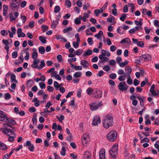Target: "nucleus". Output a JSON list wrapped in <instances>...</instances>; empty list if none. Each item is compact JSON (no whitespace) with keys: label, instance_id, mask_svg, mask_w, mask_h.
<instances>
[{"label":"nucleus","instance_id":"33","mask_svg":"<svg viewBox=\"0 0 159 159\" xmlns=\"http://www.w3.org/2000/svg\"><path fill=\"white\" fill-rule=\"evenodd\" d=\"M83 52V50L82 49H79L75 51L74 52V54L77 55L79 56Z\"/></svg>","mask_w":159,"mask_h":159},{"label":"nucleus","instance_id":"18","mask_svg":"<svg viewBox=\"0 0 159 159\" xmlns=\"http://www.w3.org/2000/svg\"><path fill=\"white\" fill-rule=\"evenodd\" d=\"M7 116V114L4 112H3L2 114L0 115V121L5 122Z\"/></svg>","mask_w":159,"mask_h":159},{"label":"nucleus","instance_id":"43","mask_svg":"<svg viewBox=\"0 0 159 159\" xmlns=\"http://www.w3.org/2000/svg\"><path fill=\"white\" fill-rule=\"evenodd\" d=\"M61 154L63 156H64L66 154V149L65 147L64 146H63L62 147Z\"/></svg>","mask_w":159,"mask_h":159},{"label":"nucleus","instance_id":"35","mask_svg":"<svg viewBox=\"0 0 159 159\" xmlns=\"http://www.w3.org/2000/svg\"><path fill=\"white\" fill-rule=\"evenodd\" d=\"M11 95L9 93H6L4 95V98L6 100H8L11 98Z\"/></svg>","mask_w":159,"mask_h":159},{"label":"nucleus","instance_id":"5","mask_svg":"<svg viewBox=\"0 0 159 159\" xmlns=\"http://www.w3.org/2000/svg\"><path fill=\"white\" fill-rule=\"evenodd\" d=\"M118 87L119 90L121 91H126L129 87L125 82L124 81L120 82Z\"/></svg>","mask_w":159,"mask_h":159},{"label":"nucleus","instance_id":"44","mask_svg":"<svg viewBox=\"0 0 159 159\" xmlns=\"http://www.w3.org/2000/svg\"><path fill=\"white\" fill-rule=\"evenodd\" d=\"M128 78L127 80V84H129L131 85L133 83V80L131 79L130 75V76H128Z\"/></svg>","mask_w":159,"mask_h":159},{"label":"nucleus","instance_id":"29","mask_svg":"<svg viewBox=\"0 0 159 159\" xmlns=\"http://www.w3.org/2000/svg\"><path fill=\"white\" fill-rule=\"evenodd\" d=\"M39 52L41 54H43L45 52V49L44 47L43 46L39 47L38 49Z\"/></svg>","mask_w":159,"mask_h":159},{"label":"nucleus","instance_id":"56","mask_svg":"<svg viewBox=\"0 0 159 159\" xmlns=\"http://www.w3.org/2000/svg\"><path fill=\"white\" fill-rule=\"evenodd\" d=\"M118 74L119 75H126V73H125L124 70L121 69H120L118 70Z\"/></svg>","mask_w":159,"mask_h":159},{"label":"nucleus","instance_id":"2","mask_svg":"<svg viewBox=\"0 0 159 159\" xmlns=\"http://www.w3.org/2000/svg\"><path fill=\"white\" fill-rule=\"evenodd\" d=\"M90 108L92 111H95L98 108H101L103 104L102 101L98 103L91 102L89 104Z\"/></svg>","mask_w":159,"mask_h":159},{"label":"nucleus","instance_id":"41","mask_svg":"<svg viewBox=\"0 0 159 159\" xmlns=\"http://www.w3.org/2000/svg\"><path fill=\"white\" fill-rule=\"evenodd\" d=\"M128 61L126 60L124 62H123L120 64L119 66L121 67H123L128 64Z\"/></svg>","mask_w":159,"mask_h":159},{"label":"nucleus","instance_id":"64","mask_svg":"<svg viewBox=\"0 0 159 159\" xmlns=\"http://www.w3.org/2000/svg\"><path fill=\"white\" fill-rule=\"evenodd\" d=\"M29 111L31 112H33L36 111V109L34 107H32L29 109Z\"/></svg>","mask_w":159,"mask_h":159},{"label":"nucleus","instance_id":"13","mask_svg":"<svg viewBox=\"0 0 159 159\" xmlns=\"http://www.w3.org/2000/svg\"><path fill=\"white\" fill-rule=\"evenodd\" d=\"M91 153L88 151H86L83 155V159H91Z\"/></svg>","mask_w":159,"mask_h":159},{"label":"nucleus","instance_id":"50","mask_svg":"<svg viewBox=\"0 0 159 159\" xmlns=\"http://www.w3.org/2000/svg\"><path fill=\"white\" fill-rule=\"evenodd\" d=\"M145 81H142L140 85L141 87H143L146 84L145 82H146L147 83L148 82V80L147 78H145Z\"/></svg>","mask_w":159,"mask_h":159},{"label":"nucleus","instance_id":"1","mask_svg":"<svg viewBox=\"0 0 159 159\" xmlns=\"http://www.w3.org/2000/svg\"><path fill=\"white\" fill-rule=\"evenodd\" d=\"M102 123L104 127L108 129L112 126L114 124L113 117L111 115L107 114L104 117Z\"/></svg>","mask_w":159,"mask_h":159},{"label":"nucleus","instance_id":"58","mask_svg":"<svg viewBox=\"0 0 159 159\" xmlns=\"http://www.w3.org/2000/svg\"><path fill=\"white\" fill-rule=\"evenodd\" d=\"M118 80L120 81H123L125 79V75H122L119 76L118 78Z\"/></svg>","mask_w":159,"mask_h":159},{"label":"nucleus","instance_id":"9","mask_svg":"<svg viewBox=\"0 0 159 159\" xmlns=\"http://www.w3.org/2000/svg\"><path fill=\"white\" fill-rule=\"evenodd\" d=\"M26 147H28V149L31 152H33L34 149V145L31 143V142L30 141H27L26 142L25 145Z\"/></svg>","mask_w":159,"mask_h":159},{"label":"nucleus","instance_id":"38","mask_svg":"<svg viewBox=\"0 0 159 159\" xmlns=\"http://www.w3.org/2000/svg\"><path fill=\"white\" fill-rule=\"evenodd\" d=\"M102 69L106 72H108L110 70L111 68L108 65H106L103 67Z\"/></svg>","mask_w":159,"mask_h":159},{"label":"nucleus","instance_id":"51","mask_svg":"<svg viewBox=\"0 0 159 159\" xmlns=\"http://www.w3.org/2000/svg\"><path fill=\"white\" fill-rule=\"evenodd\" d=\"M72 28L71 27H68L63 30V31L64 33L68 32L69 31L71 30Z\"/></svg>","mask_w":159,"mask_h":159},{"label":"nucleus","instance_id":"25","mask_svg":"<svg viewBox=\"0 0 159 159\" xmlns=\"http://www.w3.org/2000/svg\"><path fill=\"white\" fill-rule=\"evenodd\" d=\"M115 20V17L111 15L109 16L107 19V21L110 23L113 22V21Z\"/></svg>","mask_w":159,"mask_h":159},{"label":"nucleus","instance_id":"36","mask_svg":"<svg viewBox=\"0 0 159 159\" xmlns=\"http://www.w3.org/2000/svg\"><path fill=\"white\" fill-rule=\"evenodd\" d=\"M54 86L56 90H58L59 89V85L58 82L56 81L54 82Z\"/></svg>","mask_w":159,"mask_h":159},{"label":"nucleus","instance_id":"39","mask_svg":"<svg viewBox=\"0 0 159 159\" xmlns=\"http://www.w3.org/2000/svg\"><path fill=\"white\" fill-rule=\"evenodd\" d=\"M65 5L67 6L68 8L70 7L71 6V3L69 0H65Z\"/></svg>","mask_w":159,"mask_h":159},{"label":"nucleus","instance_id":"45","mask_svg":"<svg viewBox=\"0 0 159 159\" xmlns=\"http://www.w3.org/2000/svg\"><path fill=\"white\" fill-rule=\"evenodd\" d=\"M93 92V89L90 88H88L86 90V93L88 95H90Z\"/></svg>","mask_w":159,"mask_h":159},{"label":"nucleus","instance_id":"12","mask_svg":"<svg viewBox=\"0 0 159 159\" xmlns=\"http://www.w3.org/2000/svg\"><path fill=\"white\" fill-rule=\"evenodd\" d=\"M99 159H106L105 158V151L103 148H101L99 152Z\"/></svg>","mask_w":159,"mask_h":159},{"label":"nucleus","instance_id":"61","mask_svg":"<svg viewBox=\"0 0 159 159\" xmlns=\"http://www.w3.org/2000/svg\"><path fill=\"white\" fill-rule=\"evenodd\" d=\"M139 84V81L136 79H134V84L135 86L138 85Z\"/></svg>","mask_w":159,"mask_h":159},{"label":"nucleus","instance_id":"46","mask_svg":"<svg viewBox=\"0 0 159 159\" xmlns=\"http://www.w3.org/2000/svg\"><path fill=\"white\" fill-rule=\"evenodd\" d=\"M154 146L156 148L158 149V152H159V140L156 141L154 144Z\"/></svg>","mask_w":159,"mask_h":159},{"label":"nucleus","instance_id":"62","mask_svg":"<svg viewBox=\"0 0 159 159\" xmlns=\"http://www.w3.org/2000/svg\"><path fill=\"white\" fill-rule=\"evenodd\" d=\"M12 56L13 58H16L17 56V51H14L12 54Z\"/></svg>","mask_w":159,"mask_h":159},{"label":"nucleus","instance_id":"57","mask_svg":"<svg viewBox=\"0 0 159 159\" xmlns=\"http://www.w3.org/2000/svg\"><path fill=\"white\" fill-rule=\"evenodd\" d=\"M87 41L88 43L90 45H92L93 44V39L92 38L90 37L88 38L87 39Z\"/></svg>","mask_w":159,"mask_h":159},{"label":"nucleus","instance_id":"31","mask_svg":"<svg viewBox=\"0 0 159 159\" xmlns=\"http://www.w3.org/2000/svg\"><path fill=\"white\" fill-rule=\"evenodd\" d=\"M39 39L43 43L45 44L46 43V40L44 37L40 36L39 37Z\"/></svg>","mask_w":159,"mask_h":159},{"label":"nucleus","instance_id":"26","mask_svg":"<svg viewBox=\"0 0 159 159\" xmlns=\"http://www.w3.org/2000/svg\"><path fill=\"white\" fill-rule=\"evenodd\" d=\"M128 6L129 7H130L131 12L133 13L135 8V6L134 4L131 3H128Z\"/></svg>","mask_w":159,"mask_h":159},{"label":"nucleus","instance_id":"53","mask_svg":"<svg viewBox=\"0 0 159 159\" xmlns=\"http://www.w3.org/2000/svg\"><path fill=\"white\" fill-rule=\"evenodd\" d=\"M109 77L111 79L114 80L116 77V75L115 73H112L110 75Z\"/></svg>","mask_w":159,"mask_h":159},{"label":"nucleus","instance_id":"52","mask_svg":"<svg viewBox=\"0 0 159 159\" xmlns=\"http://www.w3.org/2000/svg\"><path fill=\"white\" fill-rule=\"evenodd\" d=\"M41 28L43 29L42 31L43 32H45L48 29V27L47 25H42Z\"/></svg>","mask_w":159,"mask_h":159},{"label":"nucleus","instance_id":"60","mask_svg":"<svg viewBox=\"0 0 159 159\" xmlns=\"http://www.w3.org/2000/svg\"><path fill=\"white\" fill-rule=\"evenodd\" d=\"M2 42L3 44L6 45H8L9 44V42L6 39H3L2 40Z\"/></svg>","mask_w":159,"mask_h":159},{"label":"nucleus","instance_id":"55","mask_svg":"<svg viewBox=\"0 0 159 159\" xmlns=\"http://www.w3.org/2000/svg\"><path fill=\"white\" fill-rule=\"evenodd\" d=\"M137 45L140 47H143L144 45V43L143 41H139L137 43Z\"/></svg>","mask_w":159,"mask_h":159},{"label":"nucleus","instance_id":"37","mask_svg":"<svg viewBox=\"0 0 159 159\" xmlns=\"http://www.w3.org/2000/svg\"><path fill=\"white\" fill-rule=\"evenodd\" d=\"M16 76L14 74L11 75V82H15L16 83H17V80H16Z\"/></svg>","mask_w":159,"mask_h":159},{"label":"nucleus","instance_id":"19","mask_svg":"<svg viewBox=\"0 0 159 159\" xmlns=\"http://www.w3.org/2000/svg\"><path fill=\"white\" fill-rule=\"evenodd\" d=\"M27 87L28 88L31 87L34 85V81L32 80H28L26 83Z\"/></svg>","mask_w":159,"mask_h":159},{"label":"nucleus","instance_id":"40","mask_svg":"<svg viewBox=\"0 0 159 159\" xmlns=\"http://www.w3.org/2000/svg\"><path fill=\"white\" fill-rule=\"evenodd\" d=\"M54 12L55 13L58 12L60 10V8L59 6H56L54 8Z\"/></svg>","mask_w":159,"mask_h":159},{"label":"nucleus","instance_id":"59","mask_svg":"<svg viewBox=\"0 0 159 159\" xmlns=\"http://www.w3.org/2000/svg\"><path fill=\"white\" fill-rule=\"evenodd\" d=\"M109 64L111 65L114 66L116 65V63L114 60H111L109 61Z\"/></svg>","mask_w":159,"mask_h":159},{"label":"nucleus","instance_id":"42","mask_svg":"<svg viewBox=\"0 0 159 159\" xmlns=\"http://www.w3.org/2000/svg\"><path fill=\"white\" fill-rule=\"evenodd\" d=\"M56 118L57 119L59 120V121L61 123L62 120L64 119V117L63 115H61L59 117L58 116H56Z\"/></svg>","mask_w":159,"mask_h":159},{"label":"nucleus","instance_id":"32","mask_svg":"<svg viewBox=\"0 0 159 159\" xmlns=\"http://www.w3.org/2000/svg\"><path fill=\"white\" fill-rule=\"evenodd\" d=\"M13 135H14V136H9V137L8 138V140L9 142H12L14 140V138L16 137V135L14 133H13Z\"/></svg>","mask_w":159,"mask_h":159},{"label":"nucleus","instance_id":"34","mask_svg":"<svg viewBox=\"0 0 159 159\" xmlns=\"http://www.w3.org/2000/svg\"><path fill=\"white\" fill-rule=\"evenodd\" d=\"M0 148L2 150H5L7 149V147L4 143H2L0 145Z\"/></svg>","mask_w":159,"mask_h":159},{"label":"nucleus","instance_id":"23","mask_svg":"<svg viewBox=\"0 0 159 159\" xmlns=\"http://www.w3.org/2000/svg\"><path fill=\"white\" fill-rule=\"evenodd\" d=\"M125 70L128 75V76H130V73L132 71V69L129 66H125Z\"/></svg>","mask_w":159,"mask_h":159},{"label":"nucleus","instance_id":"15","mask_svg":"<svg viewBox=\"0 0 159 159\" xmlns=\"http://www.w3.org/2000/svg\"><path fill=\"white\" fill-rule=\"evenodd\" d=\"M3 132L8 136H10L11 135H12L14 133L10 129L7 128H6L4 130H3Z\"/></svg>","mask_w":159,"mask_h":159},{"label":"nucleus","instance_id":"11","mask_svg":"<svg viewBox=\"0 0 159 159\" xmlns=\"http://www.w3.org/2000/svg\"><path fill=\"white\" fill-rule=\"evenodd\" d=\"M89 140V138L88 135L87 134H83L82 137V142L83 144H87Z\"/></svg>","mask_w":159,"mask_h":159},{"label":"nucleus","instance_id":"49","mask_svg":"<svg viewBox=\"0 0 159 159\" xmlns=\"http://www.w3.org/2000/svg\"><path fill=\"white\" fill-rule=\"evenodd\" d=\"M126 17V14H122V16L120 17V20L122 21H124Z\"/></svg>","mask_w":159,"mask_h":159},{"label":"nucleus","instance_id":"14","mask_svg":"<svg viewBox=\"0 0 159 159\" xmlns=\"http://www.w3.org/2000/svg\"><path fill=\"white\" fill-rule=\"evenodd\" d=\"M39 62V59L34 60L33 63L31 65V66L32 68L37 69Z\"/></svg>","mask_w":159,"mask_h":159},{"label":"nucleus","instance_id":"22","mask_svg":"<svg viewBox=\"0 0 159 159\" xmlns=\"http://www.w3.org/2000/svg\"><path fill=\"white\" fill-rule=\"evenodd\" d=\"M103 34L102 31L100 30L98 33L94 35V37L98 39H99L102 38V35Z\"/></svg>","mask_w":159,"mask_h":159},{"label":"nucleus","instance_id":"6","mask_svg":"<svg viewBox=\"0 0 159 159\" xmlns=\"http://www.w3.org/2000/svg\"><path fill=\"white\" fill-rule=\"evenodd\" d=\"M101 122L100 116H94L92 121V125L93 126H97L99 124H100Z\"/></svg>","mask_w":159,"mask_h":159},{"label":"nucleus","instance_id":"27","mask_svg":"<svg viewBox=\"0 0 159 159\" xmlns=\"http://www.w3.org/2000/svg\"><path fill=\"white\" fill-rule=\"evenodd\" d=\"M121 26L119 27L117 29V32L119 34H123L124 33V31Z\"/></svg>","mask_w":159,"mask_h":159},{"label":"nucleus","instance_id":"3","mask_svg":"<svg viewBox=\"0 0 159 159\" xmlns=\"http://www.w3.org/2000/svg\"><path fill=\"white\" fill-rule=\"evenodd\" d=\"M118 145L117 144H114L109 150L110 154L111 155V158H116V156L117 154Z\"/></svg>","mask_w":159,"mask_h":159},{"label":"nucleus","instance_id":"4","mask_svg":"<svg viewBox=\"0 0 159 159\" xmlns=\"http://www.w3.org/2000/svg\"><path fill=\"white\" fill-rule=\"evenodd\" d=\"M117 133L115 131H111L107 135V139L111 142L115 141L117 138Z\"/></svg>","mask_w":159,"mask_h":159},{"label":"nucleus","instance_id":"24","mask_svg":"<svg viewBox=\"0 0 159 159\" xmlns=\"http://www.w3.org/2000/svg\"><path fill=\"white\" fill-rule=\"evenodd\" d=\"M40 64L38 66L37 69L40 70L42 69L43 67L45 66V63L44 61L42 60L40 61Z\"/></svg>","mask_w":159,"mask_h":159},{"label":"nucleus","instance_id":"20","mask_svg":"<svg viewBox=\"0 0 159 159\" xmlns=\"http://www.w3.org/2000/svg\"><path fill=\"white\" fill-rule=\"evenodd\" d=\"M33 51H34L32 53V57L34 59H37V58L38 57V54L37 53V51L35 48H33Z\"/></svg>","mask_w":159,"mask_h":159},{"label":"nucleus","instance_id":"17","mask_svg":"<svg viewBox=\"0 0 159 159\" xmlns=\"http://www.w3.org/2000/svg\"><path fill=\"white\" fill-rule=\"evenodd\" d=\"M131 41L129 38H126L123 39L120 42V43L123 44L125 43L126 44H129L130 43Z\"/></svg>","mask_w":159,"mask_h":159},{"label":"nucleus","instance_id":"8","mask_svg":"<svg viewBox=\"0 0 159 159\" xmlns=\"http://www.w3.org/2000/svg\"><path fill=\"white\" fill-rule=\"evenodd\" d=\"M19 4L17 0H11L10 4V7L12 10L17 8L19 7Z\"/></svg>","mask_w":159,"mask_h":159},{"label":"nucleus","instance_id":"47","mask_svg":"<svg viewBox=\"0 0 159 159\" xmlns=\"http://www.w3.org/2000/svg\"><path fill=\"white\" fill-rule=\"evenodd\" d=\"M39 84L40 88L42 89H45L46 88L45 84L43 82H40L39 83Z\"/></svg>","mask_w":159,"mask_h":159},{"label":"nucleus","instance_id":"28","mask_svg":"<svg viewBox=\"0 0 159 159\" xmlns=\"http://www.w3.org/2000/svg\"><path fill=\"white\" fill-rule=\"evenodd\" d=\"M92 53V51L91 50L88 49L86 52H85L83 54L84 57H86L88 55H89Z\"/></svg>","mask_w":159,"mask_h":159},{"label":"nucleus","instance_id":"21","mask_svg":"<svg viewBox=\"0 0 159 159\" xmlns=\"http://www.w3.org/2000/svg\"><path fill=\"white\" fill-rule=\"evenodd\" d=\"M80 64L86 68L88 67L89 66L88 61L84 60H83L81 61Z\"/></svg>","mask_w":159,"mask_h":159},{"label":"nucleus","instance_id":"30","mask_svg":"<svg viewBox=\"0 0 159 159\" xmlns=\"http://www.w3.org/2000/svg\"><path fill=\"white\" fill-rule=\"evenodd\" d=\"M82 73L80 71H77L74 75L73 76L75 78H80L82 76Z\"/></svg>","mask_w":159,"mask_h":159},{"label":"nucleus","instance_id":"7","mask_svg":"<svg viewBox=\"0 0 159 159\" xmlns=\"http://www.w3.org/2000/svg\"><path fill=\"white\" fill-rule=\"evenodd\" d=\"M102 91L99 89H96L95 91L93 93V96L96 99L101 98L102 97Z\"/></svg>","mask_w":159,"mask_h":159},{"label":"nucleus","instance_id":"63","mask_svg":"<svg viewBox=\"0 0 159 159\" xmlns=\"http://www.w3.org/2000/svg\"><path fill=\"white\" fill-rule=\"evenodd\" d=\"M112 14L114 16H116L117 15V10L116 8L113 9L112 11Z\"/></svg>","mask_w":159,"mask_h":159},{"label":"nucleus","instance_id":"10","mask_svg":"<svg viewBox=\"0 0 159 159\" xmlns=\"http://www.w3.org/2000/svg\"><path fill=\"white\" fill-rule=\"evenodd\" d=\"M151 56L148 54H145L142 55L139 57V58L141 60H143L145 61L150 60L151 59Z\"/></svg>","mask_w":159,"mask_h":159},{"label":"nucleus","instance_id":"54","mask_svg":"<svg viewBox=\"0 0 159 159\" xmlns=\"http://www.w3.org/2000/svg\"><path fill=\"white\" fill-rule=\"evenodd\" d=\"M82 89H79L77 90V96L79 98L81 97V93H82Z\"/></svg>","mask_w":159,"mask_h":159},{"label":"nucleus","instance_id":"16","mask_svg":"<svg viewBox=\"0 0 159 159\" xmlns=\"http://www.w3.org/2000/svg\"><path fill=\"white\" fill-rule=\"evenodd\" d=\"M5 122H7L13 125H14L16 123V122L14 120L7 117V116Z\"/></svg>","mask_w":159,"mask_h":159},{"label":"nucleus","instance_id":"48","mask_svg":"<svg viewBox=\"0 0 159 159\" xmlns=\"http://www.w3.org/2000/svg\"><path fill=\"white\" fill-rule=\"evenodd\" d=\"M80 17L76 18L75 19V23L76 25H79L81 23Z\"/></svg>","mask_w":159,"mask_h":159}]
</instances>
